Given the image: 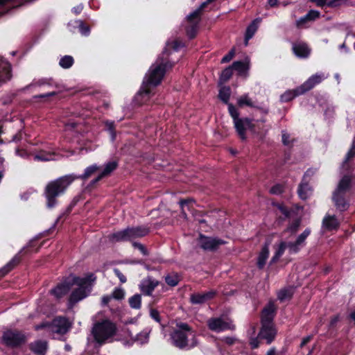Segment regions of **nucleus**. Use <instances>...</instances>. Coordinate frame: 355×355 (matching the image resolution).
Masks as SVG:
<instances>
[{
    "mask_svg": "<svg viewBox=\"0 0 355 355\" xmlns=\"http://www.w3.org/2000/svg\"><path fill=\"white\" fill-rule=\"evenodd\" d=\"M152 96V91L150 87L143 83L139 92L135 97V103L136 105H141L147 103Z\"/></svg>",
    "mask_w": 355,
    "mask_h": 355,
    "instance_id": "4468645a",
    "label": "nucleus"
},
{
    "mask_svg": "<svg viewBox=\"0 0 355 355\" xmlns=\"http://www.w3.org/2000/svg\"><path fill=\"white\" fill-rule=\"evenodd\" d=\"M306 15L309 21H313L319 17L320 12L318 11L312 10H310Z\"/></svg>",
    "mask_w": 355,
    "mask_h": 355,
    "instance_id": "0e129e2a",
    "label": "nucleus"
},
{
    "mask_svg": "<svg viewBox=\"0 0 355 355\" xmlns=\"http://www.w3.org/2000/svg\"><path fill=\"white\" fill-rule=\"evenodd\" d=\"M116 325L110 320H103L94 324L92 334L95 341L100 344H104L107 340L116 335Z\"/></svg>",
    "mask_w": 355,
    "mask_h": 355,
    "instance_id": "7ed1b4c3",
    "label": "nucleus"
},
{
    "mask_svg": "<svg viewBox=\"0 0 355 355\" xmlns=\"http://www.w3.org/2000/svg\"><path fill=\"white\" fill-rule=\"evenodd\" d=\"M232 76V67H227L225 69L220 76V80L222 83L227 81Z\"/></svg>",
    "mask_w": 355,
    "mask_h": 355,
    "instance_id": "09e8293b",
    "label": "nucleus"
},
{
    "mask_svg": "<svg viewBox=\"0 0 355 355\" xmlns=\"http://www.w3.org/2000/svg\"><path fill=\"white\" fill-rule=\"evenodd\" d=\"M311 230L310 228H306L304 232L300 234L295 240L297 245L300 246L304 245V243L307 237L311 234Z\"/></svg>",
    "mask_w": 355,
    "mask_h": 355,
    "instance_id": "de8ad7c7",
    "label": "nucleus"
},
{
    "mask_svg": "<svg viewBox=\"0 0 355 355\" xmlns=\"http://www.w3.org/2000/svg\"><path fill=\"white\" fill-rule=\"evenodd\" d=\"M130 242L134 239L142 238L150 232V227L148 225H139L136 227H128Z\"/></svg>",
    "mask_w": 355,
    "mask_h": 355,
    "instance_id": "412c9836",
    "label": "nucleus"
},
{
    "mask_svg": "<svg viewBox=\"0 0 355 355\" xmlns=\"http://www.w3.org/2000/svg\"><path fill=\"white\" fill-rule=\"evenodd\" d=\"M226 243L222 239L208 236L201 233L198 238L199 246L205 251L216 252L220 245H225Z\"/></svg>",
    "mask_w": 355,
    "mask_h": 355,
    "instance_id": "1a4fd4ad",
    "label": "nucleus"
},
{
    "mask_svg": "<svg viewBox=\"0 0 355 355\" xmlns=\"http://www.w3.org/2000/svg\"><path fill=\"white\" fill-rule=\"evenodd\" d=\"M275 315V309L272 304L265 306L261 315V325H274L272 322Z\"/></svg>",
    "mask_w": 355,
    "mask_h": 355,
    "instance_id": "aec40b11",
    "label": "nucleus"
},
{
    "mask_svg": "<svg viewBox=\"0 0 355 355\" xmlns=\"http://www.w3.org/2000/svg\"><path fill=\"white\" fill-rule=\"evenodd\" d=\"M293 292L291 289L283 288L281 289L277 293V298L281 302L286 300H291L293 297Z\"/></svg>",
    "mask_w": 355,
    "mask_h": 355,
    "instance_id": "c03bdc74",
    "label": "nucleus"
},
{
    "mask_svg": "<svg viewBox=\"0 0 355 355\" xmlns=\"http://www.w3.org/2000/svg\"><path fill=\"white\" fill-rule=\"evenodd\" d=\"M287 248H289L291 253H297L300 250V245H297L295 241L287 243Z\"/></svg>",
    "mask_w": 355,
    "mask_h": 355,
    "instance_id": "6e6d98bb",
    "label": "nucleus"
},
{
    "mask_svg": "<svg viewBox=\"0 0 355 355\" xmlns=\"http://www.w3.org/2000/svg\"><path fill=\"white\" fill-rule=\"evenodd\" d=\"M286 248L287 243H286L285 241H282L279 243L278 248L276 250V252H275V257H281L284 254Z\"/></svg>",
    "mask_w": 355,
    "mask_h": 355,
    "instance_id": "864d4df0",
    "label": "nucleus"
},
{
    "mask_svg": "<svg viewBox=\"0 0 355 355\" xmlns=\"http://www.w3.org/2000/svg\"><path fill=\"white\" fill-rule=\"evenodd\" d=\"M165 68L166 64H164L162 62L153 64L148 70L143 83H145L150 87L158 85L164 77Z\"/></svg>",
    "mask_w": 355,
    "mask_h": 355,
    "instance_id": "6e6552de",
    "label": "nucleus"
},
{
    "mask_svg": "<svg viewBox=\"0 0 355 355\" xmlns=\"http://www.w3.org/2000/svg\"><path fill=\"white\" fill-rule=\"evenodd\" d=\"M73 180L55 179L47 184L44 189V196L46 200V207L49 209H52L57 205V198L65 193Z\"/></svg>",
    "mask_w": 355,
    "mask_h": 355,
    "instance_id": "f03ea898",
    "label": "nucleus"
},
{
    "mask_svg": "<svg viewBox=\"0 0 355 355\" xmlns=\"http://www.w3.org/2000/svg\"><path fill=\"white\" fill-rule=\"evenodd\" d=\"M166 284L171 287L176 286L181 280V277L178 272H173L164 277Z\"/></svg>",
    "mask_w": 355,
    "mask_h": 355,
    "instance_id": "f704fd0d",
    "label": "nucleus"
},
{
    "mask_svg": "<svg viewBox=\"0 0 355 355\" xmlns=\"http://www.w3.org/2000/svg\"><path fill=\"white\" fill-rule=\"evenodd\" d=\"M230 94L231 90L230 87H223L219 91L218 97L223 102L227 103L230 99Z\"/></svg>",
    "mask_w": 355,
    "mask_h": 355,
    "instance_id": "49530a36",
    "label": "nucleus"
},
{
    "mask_svg": "<svg viewBox=\"0 0 355 355\" xmlns=\"http://www.w3.org/2000/svg\"><path fill=\"white\" fill-rule=\"evenodd\" d=\"M101 179H92L89 184L83 189V192L91 193L98 186V182Z\"/></svg>",
    "mask_w": 355,
    "mask_h": 355,
    "instance_id": "8fccbe9b",
    "label": "nucleus"
},
{
    "mask_svg": "<svg viewBox=\"0 0 355 355\" xmlns=\"http://www.w3.org/2000/svg\"><path fill=\"white\" fill-rule=\"evenodd\" d=\"M11 78L10 65L0 58V85Z\"/></svg>",
    "mask_w": 355,
    "mask_h": 355,
    "instance_id": "bb28decb",
    "label": "nucleus"
},
{
    "mask_svg": "<svg viewBox=\"0 0 355 355\" xmlns=\"http://www.w3.org/2000/svg\"><path fill=\"white\" fill-rule=\"evenodd\" d=\"M214 0H206L203 2L198 9L195 11L189 14L187 17V26L186 28V31L187 35L190 38H193L195 37L198 25L200 21V15L202 10L210 3L214 1Z\"/></svg>",
    "mask_w": 355,
    "mask_h": 355,
    "instance_id": "0eeeda50",
    "label": "nucleus"
},
{
    "mask_svg": "<svg viewBox=\"0 0 355 355\" xmlns=\"http://www.w3.org/2000/svg\"><path fill=\"white\" fill-rule=\"evenodd\" d=\"M150 317L154 319L156 322H160L161 321V317L159 315V312L156 309H151L150 310Z\"/></svg>",
    "mask_w": 355,
    "mask_h": 355,
    "instance_id": "338daca9",
    "label": "nucleus"
},
{
    "mask_svg": "<svg viewBox=\"0 0 355 355\" xmlns=\"http://www.w3.org/2000/svg\"><path fill=\"white\" fill-rule=\"evenodd\" d=\"M293 51L299 58H307L310 54V49L304 43H296L293 45Z\"/></svg>",
    "mask_w": 355,
    "mask_h": 355,
    "instance_id": "c85d7f7f",
    "label": "nucleus"
},
{
    "mask_svg": "<svg viewBox=\"0 0 355 355\" xmlns=\"http://www.w3.org/2000/svg\"><path fill=\"white\" fill-rule=\"evenodd\" d=\"M90 293L83 288H77L74 289L69 295V303L73 305L79 301L87 297Z\"/></svg>",
    "mask_w": 355,
    "mask_h": 355,
    "instance_id": "cd10ccee",
    "label": "nucleus"
},
{
    "mask_svg": "<svg viewBox=\"0 0 355 355\" xmlns=\"http://www.w3.org/2000/svg\"><path fill=\"white\" fill-rule=\"evenodd\" d=\"M96 276L92 272H88L85 277H80L78 276H74L71 280L72 286L77 285L78 288H83L87 291L88 293H91L94 282L96 280Z\"/></svg>",
    "mask_w": 355,
    "mask_h": 355,
    "instance_id": "9b49d317",
    "label": "nucleus"
},
{
    "mask_svg": "<svg viewBox=\"0 0 355 355\" xmlns=\"http://www.w3.org/2000/svg\"><path fill=\"white\" fill-rule=\"evenodd\" d=\"M259 338L266 340L267 345L272 343L275 339L277 330L274 325H261L258 333Z\"/></svg>",
    "mask_w": 355,
    "mask_h": 355,
    "instance_id": "ddd939ff",
    "label": "nucleus"
},
{
    "mask_svg": "<svg viewBox=\"0 0 355 355\" xmlns=\"http://www.w3.org/2000/svg\"><path fill=\"white\" fill-rule=\"evenodd\" d=\"M259 22H260V20L257 19L254 20L247 28L245 36V46L248 45V40L253 37L255 32L257 31Z\"/></svg>",
    "mask_w": 355,
    "mask_h": 355,
    "instance_id": "473e14b6",
    "label": "nucleus"
},
{
    "mask_svg": "<svg viewBox=\"0 0 355 355\" xmlns=\"http://www.w3.org/2000/svg\"><path fill=\"white\" fill-rule=\"evenodd\" d=\"M114 275L119 279L121 283L124 284L127 282L126 277L118 268H114Z\"/></svg>",
    "mask_w": 355,
    "mask_h": 355,
    "instance_id": "bf43d9fd",
    "label": "nucleus"
},
{
    "mask_svg": "<svg viewBox=\"0 0 355 355\" xmlns=\"http://www.w3.org/2000/svg\"><path fill=\"white\" fill-rule=\"evenodd\" d=\"M16 0H0V17L8 12L16 6Z\"/></svg>",
    "mask_w": 355,
    "mask_h": 355,
    "instance_id": "e433bc0d",
    "label": "nucleus"
},
{
    "mask_svg": "<svg viewBox=\"0 0 355 355\" xmlns=\"http://www.w3.org/2000/svg\"><path fill=\"white\" fill-rule=\"evenodd\" d=\"M232 69L236 70L240 74L244 73L249 69V60L246 62L236 61L232 64Z\"/></svg>",
    "mask_w": 355,
    "mask_h": 355,
    "instance_id": "ea45409f",
    "label": "nucleus"
},
{
    "mask_svg": "<svg viewBox=\"0 0 355 355\" xmlns=\"http://www.w3.org/2000/svg\"><path fill=\"white\" fill-rule=\"evenodd\" d=\"M228 111L233 119L234 128L237 134L242 140L246 139L245 131L253 130L254 125L248 118H239V112L237 109L231 103L228 104Z\"/></svg>",
    "mask_w": 355,
    "mask_h": 355,
    "instance_id": "39448f33",
    "label": "nucleus"
},
{
    "mask_svg": "<svg viewBox=\"0 0 355 355\" xmlns=\"http://www.w3.org/2000/svg\"><path fill=\"white\" fill-rule=\"evenodd\" d=\"M353 179H340L332 194V201L340 212L347 211L349 207V196L352 191Z\"/></svg>",
    "mask_w": 355,
    "mask_h": 355,
    "instance_id": "f257e3e1",
    "label": "nucleus"
},
{
    "mask_svg": "<svg viewBox=\"0 0 355 355\" xmlns=\"http://www.w3.org/2000/svg\"><path fill=\"white\" fill-rule=\"evenodd\" d=\"M355 156V142H354L352 145V147L347 154L346 155V157L343 162L342 169L343 171H348L349 169V163L352 162L353 158Z\"/></svg>",
    "mask_w": 355,
    "mask_h": 355,
    "instance_id": "c9c22d12",
    "label": "nucleus"
},
{
    "mask_svg": "<svg viewBox=\"0 0 355 355\" xmlns=\"http://www.w3.org/2000/svg\"><path fill=\"white\" fill-rule=\"evenodd\" d=\"M177 329L171 334L173 345L183 349L188 346V337L193 333V329L186 322H179L176 325Z\"/></svg>",
    "mask_w": 355,
    "mask_h": 355,
    "instance_id": "20e7f679",
    "label": "nucleus"
},
{
    "mask_svg": "<svg viewBox=\"0 0 355 355\" xmlns=\"http://www.w3.org/2000/svg\"><path fill=\"white\" fill-rule=\"evenodd\" d=\"M33 243V241L31 242L27 248H23L20 252L15 254L8 263L0 269V279L6 276L20 263L21 261V254H26L28 252H32L31 248L34 246Z\"/></svg>",
    "mask_w": 355,
    "mask_h": 355,
    "instance_id": "9d476101",
    "label": "nucleus"
},
{
    "mask_svg": "<svg viewBox=\"0 0 355 355\" xmlns=\"http://www.w3.org/2000/svg\"><path fill=\"white\" fill-rule=\"evenodd\" d=\"M302 180L303 181L298 186L297 193L300 199L305 200L312 195L313 188L308 182L304 181L305 179Z\"/></svg>",
    "mask_w": 355,
    "mask_h": 355,
    "instance_id": "a878e982",
    "label": "nucleus"
},
{
    "mask_svg": "<svg viewBox=\"0 0 355 355\" xmlns=\"http://www.w3.org/2000/svg\"><path fill=\"white\" fill-rule=\"evenodd\" d=\"M129 305L132 309H139L141 306V296L139 294L132 295L128 300Z\"/></svg>",
    "mask_w": 355,
    "mask_h": 355,
    "instance_id": "37998d69",
    "label": "nucleus"
},
{
    "mask_svg": "<svg viewBox=\"0 0 355 355\" xmlns=\"http://www.w3.org/2000/svg\"><path fill=\"white\" fill-rule=\"evenodd\" d=\"M32 85L38 86V87L47 85V86L51 87H55V88L59 87V85L56 82H55L53 80V79L51 78H43L39 79L38 80L34 81L32 83Z\"/></svg>",
    "mask_w": 355,
    "mask_h": 355,
    "instance_id": "4c0bfd02",
    "label": "nucleus"
},
{
    "mask_svg": "<svg viewBox=\"0 0 355 355\" xmlns=\"http://www.w3.org/2000/svg\"><path fill=\"white\" fill-rule=\"evenodd\" d=\"M118 166L116 161H110L105 164L104 166H100L101 168L100 177L110 175L112 172L114 171Z\"/></svg>",
    "mask_w": 355,
    "mask_h": 355,
    "instance_id": "2f4dec72",
    "label": "nucleus"
},
{
    "mask_svg": "<svg viewBox=\"0 0 355 355\" xmlns=\"http://www.w3.org/2000/svg\"><path fill=\"white\" fill-rule=\"evenodd\" d=\"M159 284V282L154 279L152 277H148L141 281L139 288L143 294L150 296L155 288Z\"/></svg>",
    "mask_w": 355,
    "mask_h": 355,
    "instance_id": "dca6fc26",
    "label": "nucleus"
},
{
    "mask_svg": "<svg viewBox=\"0 0 355 355\" xmlns=\"http://www.w3.org/2000/svg\"><path fill=\"white\" fill-rule=\"evenodd\" d=\"M72 286L71 280L64 279L61 283L58 284L55 287L52 288L50 293L56 298L60 299L69 292Z\"/></svg>",
    "mask_w": 355,
    "mask_h": 355,
    "instance_id": "2eb2a0df",
    "label": "nucleus"
},
{
    "mask_svg": "<svg viewBox=\"0 0 355 355\" xmlns=\"http://www.w3.org/2000/svg\"><path fill=\"white\" fill-rule=\"evenodd\" d=\"M262 340L259 338V334L256 338H252L250 340V345L252 349H257L259 347L261 342Z\"/></svg>",
    "mask_w": 355,
    "mask_h": 355,
    "instance_id": "13d9d810",
    "label": "nucleus"
},
{
    "mask_svg": "<svg viewBox=\"0 0 355 355\" xmlns=\"http://www.w3.org/2000/svg\"><path fill=\"white\" fill-rule=\"evenodd\" d=\"M108 238L112 243L130 242L128 227L110 234Z\"/></svg>",
    "mask_w": 355,
    "mask_h": 355,
    "instance_id": "393cba45",
    "label": "nucleus"
},
{
    "mask_svg": "<svg viewBox=\"0 0 355 355\" xmlns=\"http://www.w3.org/2000/svg\"><path fill=\"white\" fill-rule=\"evenodd\" d=\"M125 293L122 288H116L112 294V297L115 300H121L124 298Z\"/></svg>",
    "mask_w": 355,
    "mask_h": 355,
    "instance_id": "603ef678",
    "label": "nucleus"
},
{
    "mask_svg": "<svg viewBox=\"0 0 355 355\" xmlns=\"http://www.w3.org/2000/svg\"><path fill=\"white\" fill-rule=\"evenodd\" d=\"M194 202V200L193 198H186L181 199L179 202L180 207L181 208V213L184 217L187 216V214L185 212V208L188 210H190L191 207L193 206V203Z\"/></svg>",
    "mask_w": 355,
    "mask_h": 355,
    "instance_id": "79ce46f5",
    "label": "nucleus"
},
{
    "mask_svg": "<svg viewBox=\"0 0 355 355\" xmlns=\"http://www.w3.org/2000/svg\"><path fill=\"white\" fill-rule=\"evenodd\" d=\"M300 225V220L299 219H297L292 223V224L290 225L289 229L292 233H295L297 231Z\"/></svg>",
    "mask_w": 355,
    "mask_h": 355,
    "instance_id": "69168bd1",
    "label": "nucleus"
},
{
    "mask_svg": "<svg viewBox=\"0 0 355 355\" xmlns=\"http://www.w3.org/2000/svg\"><path fill=\"white\" fill-rule=\"evenodd\" d=\"M49 349L46 340H37L29 344V349L35 355H46Z\"/></svg>",
    "mask_w": 355,
    "mask_h": 355,
    "instance_id": "4be33fe9",
    "label": "nucleus"
},
{
    "mask_svg": "<svg viewBox=\"0 0 355 355\" xmlns=\"http://www.w3.org/2000/svg\"><path fill=\"white\" fill-rule=\"evenodd\" d=\"M269 256V250L268 246L265 245L262 248L257 259V267L259 269H262L264 268L266 260L268 259Z\"/></svg>",
    "mask_w": 355,
    "mask_h": 355,
    "instance_id": "72a5a7b5",
    "label": "nucleus"
},
{
    "mask_svg": "<svg viewBox=\"0 0 355 355\" xmlns=\"http://www.w3.org/2000/svg\"><path fill=\"white\" fill-rule=\"evenodd\" d=\"M339 320H340L339 314L334 315L330 320L329 324V329H334L336 326V324Z\"/></svg>",
    "mask_w": 355,
    "mask_h": 355,
    "instance_id": "680f3d73",
    "label": "nucleus"
},
{
    "mask_svg": "<svg viewBox=\"0 0 355 355\" xmlns=\"http://www.w3.org/2000/svg\"><path fill=\"white\" fill-rule=\"evenodd\" d=\"M309 21V19L306 17V15L301 17L296 21V26L299 28L302 27L306 22Z\"/></svg>",
    "mask_w": 355,
    "mask_h": 355,
    "instance_id": "774afa93",
    "label": "nucleus"
},
{
    "mask_svg": "<svg viewBox=\"0 0 355 355\" xmlns=\"http://www.w3.org/2000/svg\"><path fill=\"white\" fill-rule=\"evenodd\" d=\"M101 168L100 166H98L96 164L91 165L85 168L84 174L82 178H89L90 176L96 175V173L98 175V178H101Z\"/></svg>",
    "mask_w": 355,
    "mask_h": 355,
    "instance_id": "58836bf2",
    "label": "nucleus"
},
{
    "mask_svg": "<svg viewBox=\"0 0 355 355\" xmlns=\"http://www.w3.org/2000/svg\"><path fill=\"white\" fill-rule=\"evenodd\" d=\"M322 226L327 231L337 230L340 227V222L335 215L327 214L322 219Z\"/></svg>",
    "mask_w": 355,
    "mask_h": 355,
    "instance_id": "5701e85b",
    "label": "nucleus"
},
{
    "mask_svg": "<svg viewBox=\"0 0 355 355\" xmlns=\"http://www.w3.org/2000/svg\"><path fill=\"white\" fill-rule=\"evenodd\" d=\"M56 154L52 152L42 150L33 155V159L38 162H49L55 160Z\"/></svg>",
    "mask_w": 355,
    "mask_h": 355,
    "instance_id": "c756f323",
    "label": "nucleus"
},
{
    "mask_svg": "<svg viewBox=\"0 0 355 355\" xmlns=\"http://www.w3.org/2000/svg\"><path fill=\"white\" fill-rule=\"evenodd\" d=\"M217 295V291L210 290L205 293H194L190 295V302L192 304H202L213 300Z\"/></svg>",
    "mask_w": 355,
    "mask_h": 355,
    "instance_id": "f8f14e48",
    "label": "nucleus"
},
{
    "mask_svg": "<svg viewBox=\"0 0 355 355\" xmlns=\"http://www.w3.org/2000/svg\"><path fill=\"white\" fill-rule=\"evenodd\" d=\"M132 245L135 248L138 249L142 253V254H144V255L148 254V252L147 249L143 244H141L139 242L135 241V242H132Z\"/></svg>",
    "mask_w": 355,
    "mask_h": 355,
    "instance_id": "4d7b16f0",
    "label": "nucleus"
},
{
    "mask_svg": "<svg viewBox=\"0 0 355 355\" xmlns=\"http://www.w3.org/2000/svg\"><path fill=\"white\" fill-rule=\"evenodd\" d=\"M1 342L8 347L18 348L26 343L27 336L22 331L8 329L3 331Z\"/></svg>",
    "mask_w": 355,
    "mask_h": 355,
    "instance_id": "423d86ee",
    "label": "nucleus"
},
{
    "mask_svg": "<svg viewBox=\"0 0 355 355\" xmlns=\"http://www.w3.org/2000/svg\"><path fill=\"white\" fill-rule=\"evenodd\" d=\"M273 205L276 207L280 211V212L285 216V217L288 218L290 216L291 213L289 209L283 203H273Z\"/></svg>",
    "mask_w": 355,
    "mask_h": 355,
    "instance_id": "3c124183",
    "label": "nucleus"
},
{
    "mask_svg": "<svg viewBox=\"0 0 355 355\" xmlns=\"http://www.w3.org/2000/svg\"><path fill=\"white\" fill-rule=\"evenodd\" d=\"M73 58L71 55H64L60 60L59 64L63 69H69L73 64Z\"/></svg>",
    "mask_w": 355,
    "mask_h": 355,
    "instance_id": "a18cd8bd",
    "label": "nucleus"
},
{
    "mask_svg": "<svg viewBox=\"0 0 355 355\" xmlns=\"http://www.w3.org/2000/svg\"><path fill=\"white\" fill-rule=\"evenodd\" d=\"M235 55V50L234 49H232L228 54H227L225 56H224L222 60V63H225L230 62L234 56Z\"/></svg>",
    "mask_w": 355,
    "mask_h": 355,
    "instance_id": "e2e57ef3",
    "label": "nucleus"
},
{
    "mask_svg": "<svg viewBox=\"0 0 355 355\" xmlns=\"http://www.w3.org/2000/svg\"><path fill=\"white\" fill-rule=\"evenodd\" d=\"M52 326L55 328V332L64 334L70 329L71 324L66 317L59 316L53 319Z\"/></svg>",
    "mask_w": 355,
    "mask_h": 355,
    "instance_id": "a211bd4d",
    "label": "nucleus"
},
{
    "mask_svg": "<svg viewBox=\"0 0 355 355\" xmlns=\"http://www.w3.org/2000/svg\"><path fill=\"white\" fill-rule=\"evenodd\" d=\"M209 329L215 332H220L230 329V324L220 318H211L207 321Z\"/></svg>",
    "mask_w": 355,
    "mask_h": 355,
    "instance_id": "f3484780",
    "label": "nucleus"
},
{
    "mask_svg": "<svg viewBox=\"0 0 355 355\" xmlns=\"http://www.w3.org/2000/svg\"><path fill=\"white\" fill-rule=\"evenodd\" d=\"M284 187L282 184H277L270 188V193L271 194L279 195L284 192Z\"/></svg>",
    "mask_w": 355,
    "mask_h": 355,
    "instance_id": "5fc2aeb1",
    "label": "nucleus"
},
{
    "mask_svg": "<svg viewBox=\"0 0 355 355\" xmlns=\"http://www.w3.org/2000/svg\"><path fill=\"white\" fill-rule=\"evenodd\" d=\"M85 192H83V191L80 193L74 196L70 204L66 208L65 211L62 214L60 215V216L58 218V220L61 219H65L71 214L74 207L76 206V205L80 201L83 200L85 198Z\"/></svg>",
    "mask_w": 355,
    "mask_h": 355,
    "instance_id": "b1692460",
    "label": "nucleus"
},
{
    "mask_svg": "<svg viewBox=\"0 0 355 355\" xmlns=\"http://www.w3.org/2000/svg\"><path fill=\"white\" fill-rule=\"evenodd\" d=\"M167 46H171L175 51H178L180 48L183 47V43L180 40H174L171 43H168Z\"/></svg>",
    "mask_w": 355,
    "mask_h": 355,
    "instance_id": "052dcab7",
    "label": "nucleus"
},
{
    "mask_svg": "<svg viewBox=\"0 0 355 355\" xmlns=\"http://www.w3.org/2000/svg\"><path fill=\"white\" fill-rule=\"evenodd\" d=\"M302 89L300 86L297 87L295 89L288 90L285 92L280 97L281 101L282 102H288L293 99L295 96L299 95H302L304 93H301Z\"/></svg>",
    "mask_w": 355,
    "mask_h": 355,
    "instance_id": "7c9ffc66",
    "label": "nucleus"
},
{
    "mask_svg": "<svg viewBox=\"0 0 355 355\" xmlns=\"http://www.w3.org/2000/svg\"><path fill=\"white\" fill-rule=\"evenodd\" d=\"M327 76L324 73H316L311 76L306 82L300 85L302 92L301 93H305L315 87L317 84L322 82V80L327 78Z\"/></svg>",
    "mask_w": 355,
    "mask_h": 355,
    "instance_id": "6ab92c4d",
    "label": "nucleus"
},
{
    "mask_svg": "<svg viewBox=\"0 0 355 355\" xmlns=\"http://www.w3.org/2000/svg\"><path fill=\"white\" fill-rule=\"evenodd\" d=\"M237 103L239 107H243L245 105L250 107H254L255 104L252 101V100L250 98L248 94H244L237 99Z\"/></svg>",
    "mask_w": 355,
    "mask_h": 355,
    "instance_id": "a19ab883",
    "label": "nucleus"
}]
</instances>
